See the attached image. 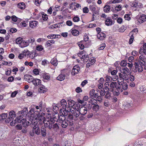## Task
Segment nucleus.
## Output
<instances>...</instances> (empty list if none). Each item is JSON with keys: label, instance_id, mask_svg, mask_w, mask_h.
<instances>
[{"label": "nucleus", "instance_id": "35", "mask_svg": "<svg viewBox=\"0 0 146 146\" xmlns=\"http://www.w3.org/2000/svg\"><path fill=\"white\" fill-rule=\"evenodd\" d=\"M79 31L76 29L73 30L71 32V33L73 35L77 36L79 34Z\"/></svg>", "mask_w": 146, "mask_h": 146}, {"label": "nucleus", "instance_id": "27", "mask_svg": "<svg viewBox=\"0 0 146 146\" xmlns=\"http://www.w3.org/2000/svg\"><path fill=\"white\" fill-rule=\"evenodd\" d=\"M81 58L84 62H88L89 60V58L88 55L86 54L82 55L81 57Z\"/></svg>", "mask_w": 146, "mask_h": 146}, {"label": "nucleus", "instance_id": "64", "mask_svg": "<svg viewBox=\"0 0 146 146\" xmlns=\"http://www.w3.org/2000/svg\"><path fill=\"white\" fill-rule=\"evenodd\" d=\"M119 77L117 75H114L111 78L113 80L116 81L119 79Z\"/></svg>", "mask_w": 146, "mask_h": 146}, {"label": "nucleus", "instance_id": "61", "mask_svg": "<svg viewBox=\"0 0 146 146\" xmlns=\"http://www.w3.org/2000/svg\"><path fill=\"white\" fill-rule=\"evenodd\" d=\"M100 17L102 19H108L109 17L108 16L105 14H102L100 15Z\"/></svg>", "mask_w": 146, "mask_h": 146}, {"label": "nucleus", "instance_id": "60", "mask_svg": "<svg viewBox=\"0 0 146 146\" xmlns=\"http://www.w3.org/2000/svg\"><path fill=\"white\" fill-rule=\"evenodd\" d=\"M124 17L126 20L129 21L131 19V17H130V15L128 14L125 15L124 16Z\"/></svg>", "mask_w": 146, "mask_h": 146}, {"label": "nucleus", "instance_id": "53", "mask_svg": "<svg viewBox=\"0 0 146 146\" xmlns=\"http://www.w3.org/2000/svg\"><path fill=\"white\" fill-rule=\"evenodd\" d=\"M121 85H120L119 84H118V85H117H117H116V86H115V88L117 90H119V91L122 92V91L121 90Z\"/></svg>", "mask_w": 146, "mask_h": 146}, {"label": "nucleus", "instance_id": "26", "mask_svg": "<svg viewBox=\"0 0 146 146\" xmlns=\"http://www.w3.org/2000/svg\"><path fill=\"white\" fill-rule=\"evenodd\" d=\"M117 83L116 82H112L110 85V91L111 92H113V88H115L116 85H117Z\"/></svg>", "mask_w": 146, "mask_h": 146}, {"label": "nucleus", "instance_id": "54", "mask_svg": "<svg viewBox=\"0 0 146 146\" xmlns=\"http://www.w3.org/2000/svg\"><path fill=\"white\" fill-rule=\"evenodd\" d=\"M43 19L44 21H46L48 19L47 15L45 14H43L42 15Z\"/></svg>", "mask_w": 146, "mask_h": 146}, {"label": "nucleus", "instance_id": "8", "mask_svg": "<svg viewBox=\"0 0 146 146\" xmlns=\"http://www.w3.org/2000/svg\"><path fill=\"white\" fill-rule=\"evenodd\" d=\"M80 113L82 115H84L87 112V108L84 106L80 107V104L78 105Z\"/></svg>", "mask_w": 146, "mask_h": 146}, {"label": "nucleus", "instance_id": "59", "mask_svg": "<svg viewBox=\"0 0 146 146\" xmlns=\"http://www.w3.org/2000/svg\"><path fill=\"white\" fill-rule=\"evenodd\" d=\"M95 90L92 89L90 91L89 94L90 96L91 97H93L94 96V94L95 93Z\"/></svg>", "mask_w": 146, "mask_h": 146}, {"label": "nucleus", "instance_id": "22", "mask_svg": "<svg viewBox=\"0 0 146 146\" xmlns=\"http://www.w3.org/2000/svg\"><path fill=\"white\" fill-rule=\"evenodd\" d=\"M71 108L70 107H68V108H65L64 110H63V112L62 113V115L64 117H65V116H67L68 113L70 111V109H71Z\"/></svg>", "mask_w": 146, "mask_h": 146}, {"label": "nucleus", "instance_id": "34", "mask_svg": "<svg viewBox=\"0 0 146 146\" xmlns=\"http://www.w3.org/2000/svg\"><path fill=\"white\" fill-rule=\"evenodd\" d=\"M139 59L141 61L143 62L144 63L146 62V57L143 55H141L139 57Z\"/></svg>", "mask_w": 146, "mask_h": 146}, {"label": "nucleus", "instance_id": "21", "mask_svg": "<svg viewBox=\"0 0 146 146\" xmlns=\"http://www.w3.org/2000/svg\"><path fill=\"white\" fill-rule=\"evenodd\" d=\"M39 87V88L38 90L39 92L44 93L47 91V89L45 88V86L42 85H41Z\"/></svg>", "mask_w": 146, "mask_h": 146}, {"label": "nucleus", "instance_id": "30", "mask_svg": "<svg viewBox=\"0 0 146 146\" xmlns=\"http://www.w3.org/2000/svg\"><path fill=\"white\" fill-rule=\"evenodd\" d=\"M40 132L42 136L45 137L46 134V130L45 128L44 127H42L41 130H40Z\"/></svg>", "mask_w": 146, "mask_h": 146}, {"label": "nucleus", "instance_id": "31", "mask_svg": "<svg viewBox=\"0 0 146 146\" xmlns=\"http://www.w3.org/2000/svg\"><path fill=\"white\" fill-rule=\"evenodd\" d=\"M17 7L19 8L23 9L25 8V5L23 2L17 4Z\"/></svg>", "mask_w": 146, "mask_h": 146}, {"label": "nucleus", "instance_id": "7", "mask_svg": "<svg viewBox=\"0 0 146 146\" xmlns=\"http://www.w3.org/2000/svg\"><path fill=\"white\" fill-rule=\"evenodd\" d=\"M130 5L131 7L136 9L140 8L143 7L141 3L136 1L130 2Z\"/></svg>", "mask_w": 146, "mask_h": 146}, {"label": "nucleus", "instance_id": "32", "mask_svg": "<svg viewBox=\"0 0 146 146\" xmlns=\"http://www.w3.org/2000/svg\"><path fill=\"white\" fill-rule=\"evenodd\" d=\"M110 6L108 5H105L104 7V11L106 13L109 12L110 11Z\"/></svg>", "mask_w": 146, "mask_h": 146}, {"label": "nucleus", "instance_id": "50", "mask_svg": "<svg viewBox=\"0 0 146 146\" xmlns=\"http://www.w3.org/2000/svg\"><path fill=\"white\" fill-rule=\"evenodd\" d=\"M80 18L78 16H75L73 18V20L74 22H78L79 21Z\"/></svg>", "mask_w": 146, "mask_h": 146}, {"label": "nucleus", "instance_id": "25", "mask_svg": "<svg viewBox=\"0 0 146 146\" xmlns=\"http://www.w3.org/2000/svg\"><path fill=\"white\" fill-rule=\"evenodd\" d=\"M105 36V34L102 32H100L98 33L97 35L98 38L100 40H102L104 39Z\"/></svg>", "mask_w": 146, "mask_h": 146}, {"label": "nucleus", "instance_id": "3", "mask_svg": "<svg viewBox=\"0 0 146 146\" xmlns=\"http://www.w3.org/2000/svg\"><path fill=\"white\" fill-rule=\"evenodd\" d=\"M32 124L34 125L33 127L32 130L30 132L29 134L30 136L33 137L34 136L35 134L37 135H39L40 134V129L39 128L37 121L33 120L31 121Z\"/></svg>", "mask_w": 146, "mask_h": 146}, {"label": "nucleus", "instance_id": "2", "mask_svg": "<svg viewBox=\"0 0 146 146\" xmlns=\"http://www.w3.org/2000/svg\"><path fill=\"white\" fill-rule=\"evenodd\" d=\"M44 114L41 113L40 114L39 111H36L32 115V117H33V120H34L35 121H37L38 122L39 121H40L39 123L42 125L43 123V121L44 119H46L44 117Z\"/></svg>", "mask_w": 146, "mask_h": 146}, {"label": "nucleus", "instance_id": "11", "mask_svg": "<svg viewBox=\"0 0 146 146\" xmlns=\"http://www.w3.org/2000/svg\"><path fill=\"white\" fill-rule=\"evenodd\" d=\"M138 63H135L134 65L135 67V69L134 70V72H142L143 70V68L141 66L139 65Z\"/></svg>", "mask_w": 146, "mask_h": 146}, {"label": "nucleus", "instance_id": "36", "mask_svg": "<svg viewBox=\"0 0 146 146\" xmlns=\"http://www.w3.org/2000/svg\"><path fill=\"white\" fill-rule=\"evenodd\" d=\"M28 40L29 44H31V45H32L34 44L35 42V39L33 37H31L29 38Z\"/></svg>", "mask_w": 146, "mask_h": 146}, {"label": "nucleus", "instance_id": "17", "mask_svg": "<svg viewBox=\"0 0 146 146\" xmlns=\"http://www.w3.org/2000/svg\"><path fill=\"white\" fill-rule=\"evenodd\" d=\"M118 83L121 85V88L124 90H126L127 89L128 85L126 83L122 81L120 82L119 81H118Z\"/></svg>", "mask_w": 146, "mask_h": 146}, {"label": "nucleus", "instance_id": "63", "mask_svg": "<svg viewBox=\"0 0 146 146\" xmlns=\"http://www.w3.org/2000/svg\"><path fill=\"white\" fill-rule=\"evenodd\" d=\"M133 66V64L132 63H127L126 66L129 67L130 69L132 68Z\"/></svg>", "mask_w": 146, "mask_h": 146}, {"label": "nucleus", "instance_id": "6", "mask_svg": "<svg viewBox=\"0 0 146 146\" xmlns=\"http://www.w3.org/2000/svg\"><path fill=\"white\" fill-rule=\"evenodd\" d=\"M70 110L73 116V115L76 117L79 116L80 113L79 111L78 104L77 105V107H76L75 108H71V109H70Z\"/></svg>", "mask_w": 146, "mask_h": 146}, {"label": "nucleus", "instance_id": "28", "mask_svg": "<svg viewBox=\"0 0 146 146\" xmlns=\"http://www.w3.org/2000/svg\"><path fill=\"white\" fill-rule=\"evenodd\" d=\"M16 116L15 113L14 111H12L9 112V117L11 119L13 120Z\"/></svg>", "mask_w": 146, "mask_h": 146}, {"label": "nucleus", "instance_id": "48", "mask_svg": "<svg viewBox=\"0 0 146 146\" xmlns=\"http://www.w3.org/2000/svg\"><path fill=\"white\" fill-rule=\"evenodd\" d=\"M96 91L98 93H100V95H101V96H103L105 95V92L104 91H103V90H100L97 89Z\"/></svg>", "mask_w": 146, "mask_h": 146}, {"label": "nucleus", "instance_id": "38", "mask_svg": "<svg viewBox=\"0 0 146 146\" xmlns=\"http://www.w3.org/2000/svg\"><path fill=\"white\" fill-rule=\"evenodd\" d=\"M99 106L98 105L96 104L93 107L92 110L93 111L96 112L99 110Z\"/></svg>", "mask_w": 146, "mask_h": 146}, {"label": "nucleus", "instance_id": "58", "mask_svg": "<svg viewBox=\"0 0 146 146\" xmlns=\"http://www.w3.org/2000/svg\"><path fill=\"white\" fill-rule=\"evenodd\" d=\"M20 24L21 26L22 27H25L27 25V24L25 21L21 22Z\"/></svg>", "mask_w": 146, "mask_h": 146}, {"label": "nucleus", "instance_id": "14", "mask_svg": "<svg viewBox=\"0 0 146 146\" xmlns=\"http://www.w3.org/2000/svg\"><path fill=\"white\" fill-rule=\"evenodd\" d=\"M120 73L123 74H128L130 75V72L129 71V69L127 67H123L120 68Z\"/></svg>", "mask_w": 146, "mask_h": 146}, {"label": "nucleus", "instance_id": "1", "mask_svg": "<svg viewBox=\"0 0 146 146\" xmlns=\"http://www.w3.org/2000/svg\"><path fill=\"white\" fill-rule=\"evenodd\" d=\"M50 117H46V118L44 119L43 121V123L44 124L45 128H48L50 129L53 128L54 131H57L59 129V127L57 123H56L54 124V119Z\"/></svg>", "mask_w": 146, "mask_h": 146}, {"label": "nucleus", "instance_id": "57", "mask_svg": "<svg viewBox=\"0 0 146 146\" xmlns=\"http://www.w3.org/2000/svg\"><path fill=\"white\" fill-rule=\"evenodd\" d=\"M95 59L94 57H92L89 59V62L93 64L95 62Z\"/></svg>", "mask_w": 146, "mask_h": 146}, {"label": "nucleus", "instance_id": "46", "mask_svg": "<svg viewBox=\"0 0 146 146\" xmlns=\"http://www.w3.org/2000/svg\"><path fill=\"white\" fill-rule=\"evenodd\" d=\"M127 62L126 60H123L121 61L120 63V65L122 66L123 67H126V65H127Z\"/></svg>", "mask_w": 146, "mask_h": 146}, {"label": "nucleus", "instance_id": "49", "mask_svg": "<svg viewBox=\"0 0 146 146\" xmlns=\"http://www.w3.org/2000/svg\"><path fill=\"white\" fill-rule=\"evenodd\" d=\"M115 9L117 11H121L122 9V8L121 6L119 5L115 7Z\"/></svg>", "mask_w": 146, "mask_h": 146}, {"label": "nucleus", "instance_id": "5", "mask_svg": "<svg viewBox=\"0 0 146 146\" xmlns=\"http://www.w3.org/2000/svg\"><path fill=\"white\" fill-rule=\"evenodd\" d=\"M5 122L7 123H8L10 122V125L12 126H14L15 123L21 122L20 119H19V117H18L16 118L14 121H13V119H11L10 118L8 117L5 120Z\"/></svg>", "mask_w": 146, "mask_h": 146}, {"label": "nucleus", "instance_id": "56", "mask_svg": "<svg viewBox=\"0 0 146 146\" xmlns=\"http://www.w3.org/2000/svg\"><path fill=\"white\" fill-rule=\"evenodd\" d=\"M43 78L45 79L48 80L50 79V77L48 74L45 73L44 75Z\"/></svg>", "mask_w": 146, "mask_h": 146}, {"label": "nucleus", "instance_id": "43", "mask_svg": "<svg viewBox=\"0 0 146 146\" xmlns=\"http://www.w3.org/2000/svg\"><path fill=\"white\" fill-rule=\"evenodd\" d=\"M22 38L19 37L17 38L16 40V42L18 44H20L23 42Z\"/></svg>", "mask_w": 146, "mask_h": 146}, {"label": "nucleus", "instance_id": "52", "mask_svg": "<svg viewBox=\"0 0 146 146\" xmlns=\"http://www.w3.org/2000/svg\"><path fill=\"white\" fill-rule=\"evenodd\" d=\"M126 29V27L123 26L121 27L119 29V32H123Z\"/></svg>", "mask_w": 146, "mask_h": 146}, {"label": "nucleus", "instance_id": "13", "mask_svg": "<svg viewBox=\"0 0 146 146\" xmlns=\"http://www.w3.org/2000/svg\"><path fill=\"white\" fill-rule=\"evenodd\" d=\"M135 31L138 32V31L136 29H134L131 31L129 34V36H130V38L129 41V44H131L133 43V41L134 39L133 32H134Z\"/></svg>", "mask_w": 146, "mask_h": 146}, {"label": "nucleus", "instance_id": "20", "mask_svg": "<svg viewBox=\"0 0 146 146\" xmlns=\"http://www.w3.org/2000/svg\"><path fill=\"white\" fill-rule=\"evenodd\" d=\"M105 24L107 26H111L113 23L112 20L110 17L105 19Z\"/></svg>", "mask_w": 146, "mask_h": 146}, {"label": "nucleus", "instance_id": "42", "mask_svg": "<svg viewBox=\"0 0 146 146\" xmlns=\"http://www.w3.org/2000/svg\"><path fill=\"white\" fill-rule=\"evenodd\" d=\"M7 113H3L0 115V119L2 120L5 119L7 117Z\"/></svg>", "mask_w": 146, "mask_h": 146}, {"label": "nucleus", "instance_id": "37", "mask_svg": "<svg viewBox=\"0 0 146 146\" xmlns=\"http://www.w3.org/2000/svg\"><path fill=\"white\" fill-rule=\"evenodd\" d=\"M68 125V124L67 121L64 120L62 121L61 123V126L63 128H66Z\"/></svg>", "mask_w": 146, "mask_h": 146}, {"label": "nucleus", "instance_id": "45", "mask_svg": "<svg viewBox=\"0 0 146 146\" xmlns=\"http://www.w3.org/2000/svg\"><path fill=\"white\" fill-rule=\"evenodd\" d=\"M51 63L54 66H56L57 65V60L56 59L54 58H53L51 60Z\"/></svg>", "mask_w": 146, "mask_h": 146}, {"label": "nucleus", "instance_id": "16", "mask_svg": "<svg viewBox=\"0 0 146 146\" xmlns=\"http://www.w3.org/2000/svg\"><path fill=\"white\" fill-rule=\"evenodd\" d=\"M97 7L95 5H90L89 9L92 13H95L96 14H98L99 11L96 10Z\"/></svg>", "mask_w": 146, "mask_h": 146}, {"label": "nucleus", "instance_id": "33", "mask_svg": "<svg viewBox=\"0 0 146 146\" xmlns=\"http://www.w3.org/2000/svg\"><path fill=\"white\" fill-rule=\"evenodd\" d=\"M122 0H111L108 2V4H111V3H119L122 1Z\"/></svg>", "mask_w": 146, "mask_h": 146}, {"label": "nucleus", "instance_id": "51", "mask_svg": "<svg viewBox=\"0 0 146 146\" xmlns=\"http://www.w3.org/2000/svg\"><path fill=\"white\" fill-rule=\"evenodd\" d=\"M53 109L54 111H56L59 110V108L58 106L55 104H54L52 105Z\"/></svg>", "mask_w": 146, "mask_h": 146}, {"label": "nucleus", "instance_id": "9", "mask_svg": "<svg viewBox=\"0 0 146 146\" xmlns=\"http://www.w3.org/2000/svg\"><path fill=\"white\" fill-rule=\"evenodd\" d=\"M80 71V68L78 65H76L74 66L71 71V74L74 76L78 74Z\"/></svg>", "mask_w": 146, "mask_h": 146}, {"label": "nucleus", "instance_id": "47", "mask_svg": "<svg viewBox=\"0 0 146 146\" xmlns=\"http://www.w3.org/2000/svg\"><path fill=\"white\" fill-rule=\"evenodd\" d=\"M106 94L105 96V97L107 99H109L110 98L111 94L110 93L109 91H106L105 92Z\"/></svg>", "mask_w": 146, "mask_h": 146}, {"label": "nucleus", "instance_id": "24", "mask_svg": "<svg viewBox=\"0 0 146 146\" xmlns=\"http://www.w3.org/2000/svg\"><path fill=\"white\" fill-rule=\"evenodd\" d=\"M60 103L61 106L64 109L69 107L67 106V102L66 100L64 99H62L61 100L60 102Z\"/></svg>", "mask_w": 146, "mask_h": 146}, {"label": "nucleus", "instance_id": "10", "mask_svg": "<svg viewBox=\"0 0 146 146\" xmlns=\"http://www.w3.org/2000/svg\"><path fill=\"white\" fill-rule=\"evenodd\" d=\"M118 75L120 80L121 81H123L124 80H127L129 78V74H123L122 73H118Z\"/></svg>", "mask_w": 146, "mask_h": 146}, {"label": "nucleus", "instance_id": "12", "mask_svg": "<svg viewBox=\"0 0 146 146\" xmlns=\"http://www.w3.org/2000/svg\"><path fill=\"white\" fill-rule=\"evenodd\" d=\"M73 119L74 117L72 115L69 114L67 119V121L69 126H72L74 124L73 121Z\"/></svg>", "mask_w": 146, "mask_h": 146}, {"label": "nucleus", "instance_id": "39", "mask_svg": "<svg viewBox=\"0 0 146 146\" xmlns=\"http://www.w3.org/2000/svg\"><path fill=\"white\" fill-rule=\"evenodd\" d=\"M88 102L93 105H95L97 104V100L94 99H90L88 101Z\"/></svg>", "mask_w": 146, "mask_h": 146}, {"label": "nucleus", "instance_id": "18", "mask_svg": "<svg viewBox=\"0 0 146 146\" xmlns=\"http://www.w3.org/2000/svg\"><path fill=\"white\" fill-rule=\"evenodd\" d=\"M41 80L39 79H34L33 83L35 86H38V87L40 86L41 84Z\"/></svg>", "mask_w": 146, "mask_h": 146}, {"label": "nucleus", "instance_id": "4", "mask_svg": "<svg viewBox=\"0 0 146 146\" xmlns=\"http://www.w3.org/2000/svg\"><path fill=\"white\" fill-rule=\"evenodd\" d=\"M24 112L23 110L19 111V115L18 117H19V119H20L21 122H19V123H22L23 127H26L31 124H32V123L31 121L30 123V122L27 121L26 119H23L21 120L23 118V116H24Z\"/></svg>", "mask_w": 146, "mask_h": 146}, {"label": "nucleus", "instance_id": "29", "mask_svg": "<svg viewBox=\"0 0 146 146\" xmlns=\"http://www.w3.org/2000/svg\"><path fill=\"white\" fill-rule=\"evenodd\" d=\"M65 74L61 73L57 77V79L59 81H62L65 79Z\"/></svg>", "mask_w": 146, "mask_h": 146}, {"label": "nucleus", "instance_id": "55", "mask_svg": "<svg viewBox=\"0 0 146 146\" xmlns=\"http://www.w3.org/2000/svg\"><path fill=\"white\" fill-rule=\"evenodd\" d=\"M35 111L34 108H31L29 111V114L32 115Z\"/></svg>", "mask_w": 146, "mask_h": 146}, {"label": "nucleus", "instance_id": "62", "mask_svg": "<svg viewBox=\"0 0 146 146\" xmlns=\"http://www.w3.org/2000/svg\"><path fill=\"white\" fill-rule=\"evenodd\" d=\"M106 81L108 82H111V80L112 79L110 77L108 76H107L106 77Z\"/></svg>", "mask_w": 146, "mask_h": 146}, {"label": "nucleus", "instance_id": "40", "mask_svg": "<svg viewBox=\"0 0 146 146\" xmlns=\"http://www.w3.org/2000/svg\"><path fill=\"white\" fill-rule=\"evenodd\" d=\"M58 117V119L60 121H62L64 120L65 119V117L62 115H59L58 114H57V115Z\"/></svg>", "mask_w": 146, "mask_h": 146}, {"label": "nucleus", "instance_id": "19", "mask_svg": "<svg viewBox=\"0 0 146 146\" xmlns=\"http://www.w3.org/2000/svg\"><path fill=\"white\" fill-rule=\"evenodd\" d=\"M25 79L26 81L29 83L32 82L33 81L34 78L33 77L30 75H27L25 76Z\"/></svg>", "mask_w": 146, "mask_h": 146}, {"label": "nucleus", "instance_id": "44", "mask_svg": "<svg viewBox=\"0 0 146 146\" xmlns=\"http://www.w3.org/2000/svg\"><path fill=\"white\" fill-rule=\"evenodd\" d=\"M106 46V44L105 43L102 44L100 46H98V48L99 50H103Z\"/></svg>", "mask_w": 146, "mask_h": 146}, {"label": "nucleus", "instance_id": "41", "mask_svg": "<svg viewBox=\"0 0 146 146\" xmlns=\"http://www.w3.org/2000/svg\"><path fill=\"white\" fill-rule=\"evenodd\" d=\"M36 49L37 50L40 51L44 49L43 47L41 45H38L36 47Z\"/></svg>", "mask_w": 146, "mask_h": 146}, {"label": "nucleus", "instance_id": "15", "mask_svg": "<svg viewBox=\"0 0 146 146\" xmlns=\"http://www.w3.org/2000/svg\"><path fill=\"white\" fill-rule=\"evenodd\" d=\"M38 23V21H31L29 22V27L32 28H35Z\"/></svg>", "mask_w": 146, "mask_h": 146}, {"label": "nucleus", "instance_id": "23", "mask_svg": "<svg viewBox=\"0 0 146 146\" xmlns=\"http://www.w3.org/2000/svg\"><path fill=\"white\" fill-rule=\"evenodd\" d=\"M146 20V15H142L138 21L140 23H141L145 21Z\"/></svg>", "mask_w": 146, "mask_h": 146}]
</instances>
